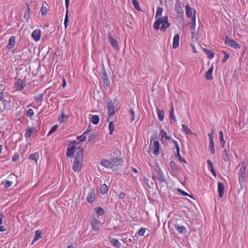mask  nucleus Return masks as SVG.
Returning a JSON list of instances; mask_svg holds the SVG:
<instances>
[{
	"label": "nucleus",
	"instance_id": "20e7f679",
	"mask_svg": "<svg viewBox=\"0 0 248 248\" xmlns=\"http://www.w3.org/2000/svg\"><path fill=\"white\" fill-rule=\"evenodd\" d=\"M110 160L111 161H109L106 159H102L101 161L100 164L105 168L112 169L114 166L113 163H118L119 161H120L121 159V158L117 157H111Z\"/></svg>",
	"mask_w": 248,
	"mask_h": 248
},
{
	"label": "nucleus",
	"instance_id": "473e14b6",
	"mask_svg": "<svg viewBox=\"0 0 248 248\" xmlns=\"http://www.w3.org/2000/svg\"><path fill=\"white\" fill-rule=\"evenodd\" d=\"M163 11V9L162 7H158L157 8L156 14H155V19L159 17H161V16L162 15Z\"/></svg>",
	"mask_w": 248,
	"mask_h": 248
},
{
	"label": "nucleus",
	"instance_id": "6ab92c4d",
	"mask_svg": "<svg viewBox=\"0 0 248 248\" xmlns=\"http://www.w3.org/2000/svg\"><path fill=\"white\" fill-rule=\"evenodd\" d=\"M95 200V194L94 191H92L87 196V200L89 202L92 203Z\"/></svg>",
	"mask_w": 248,
	"mask_h": 248
},
{
	"label": "nucleus",
	"instance_id": "052dcab7",
	"mask_svg": "<svg viewBox=\"0 0 248 248\" xmlns=\"http://www.w3.org/2000/svg\"><path fill=\"white\" fill-rule=\"evenodd\" d=\"M178 191L180 192L181 193H182L183 194V195H184V196H188L190 197H192V196L189 195L188 193H187L186 192L182 190L181 189H178Z\"/></svg>",
	"mask_w": 248,
	"mask_h": 248
},
{
	"label": "nucleus",
	"instance_id": "de8ad7c7",
	"mask_svg": "<svg viewBox=\"0 0 248 248\" xmlns=\"http://www.w3.org/2000/svg\"><path fill=\"white\" fill-rule=\"evenodd\" d=\"M146 229L144 228H141L137 232L138 234L140 236H143L145 234V231Z\"/></svg>",
	"mask_w": 248,
	"mask_h": 248
},
{
	"label": "nucleus",
	"instance_id": "39448f33",
	"mask_svg": "<svg viewBox=\"0 0 248 248\" xmlns=\"http://www.w3.org/2000/svg\"><path fill=\"white\" fill-rule=\"evenodd\" d=\"M91 226L94 232H98L100 230V222L96 219L94 216L92 217L91 220L90 222Z\"/></svg>",
	"mask_w": 248,
	"mask_h": 248
},
{
	"label": "nucleus",
	"instance_id": "7ed1b4c3",
	"mask_svg": "<svg viewBox=\"0 0 248 248\" xmlns=\"http://www.w3.org/2000/svg\"><path fill=\"white\" fill-rule=\"evenodd\" d=\"M150 144L149 146V150L150 152L155 155H157L159 154L160 145L159 142L157 140H156L155 137H152L150 140Z\"/></svg>",
	"mask_w": 248,
	"mask_h": 248
},
{
	"label": "nucleus",
	"instance_id": "58836bf2",
	"mask_svg": "<svg viewBox=\"0 0 248 248\" xmlns=\"http://www.w3.org/2000/svg\"><path fill=\"white\" fill-rule=\"evenodd\" d=\"M132 3L136 9L139 11L141 10L140 3L138 0H132Z\"/></svg>",
	"mask_w": 248,
	"mask_h": 248
},
{
	"label": "nucleus",
	"instance_id": "0eeeda50",
	"mask_svg": "<svg viewBox=\"0 0 248 248\" xmlns=\"http://www.w3.org/2000/svg\"><path fill=\"white\" fill-rule=\"evenodd\" d=\"M107 108H108V121H109L111 120L112 117L114 115L115 113V108L114 105L112 102H110L107 104Z\"/></svg>",
	"mask_w": 248,
	"mask_h": 248
},
{
	"label": "nucleus",
	"instance_id": "4c0bfd02",
	"mask_svg": "<svg viewBox=\"0 0 248 248\" xmlns=\"http://www.w3.org/2000/svg\"><path fill=\"white\" fill-rule=\"evenodd\" d=\"M109 122V125L108 127L109 129V134L110 135H112L113 134V132L114 130V124H113V122L110 121V120Z\"/></svg>",
	"mask_w": 248,
	"mask_h": 248
},
{
	"label": "nucleus",
	"instance_id": "2eb2a0df",
	"mask_svg": "<svg viewBox=\"0 0 248 248\" xmlns=\"http://www.w3.org/2000/svg\"><path fill=\"white\" fill-rule=\"evenodd\" d=\"M180 36L178 34H175L173 38L172 47L176 49L179 47V46Z\"/></svg>",
	"mask_w": 248,
	"mask_h": 248
},
{
	"label": "nucleus",
	"instance_id": "4be33fe9",
	"mask_svg": "<svg viewBox=\"0 0 248 248\" xmlns=\"http://www.w3.org/2000/svg\"><path fill=\"white\" fill-rule=\"evenodd\" d=\"M156 111L157 112L158 119L160 121H162L164 118V111L163 110H160L157 107H156Z\"/></svg>",
	"mask_w": 248,
	"mask_h": 248
},
{
	"label": "nucleus",
	"instance_id": "3c124183",
	"mask_svg": "<svg viewBox=\"0 0 248 248\" xmlns=\"http://www.w3.org/2000/svg\"><path fill=\"white\" fill-rule=\"evenodd\" d=\"M0 100L4 103L7 102L6 100L5 99L4 93L3 92H0Z\"/></svg>",
	"mask_w": 248,
	"mask_h": 248
},
{
	"label": "nucleus",
	"instance_id": "7c9ffc66",
	"mask_svg": "<svg viewBox=\"0 0 248 248\" xmlns=\"http://www.w3.org/2000/svg\"><path fill=\"white\" fill-rule=\"evenodd\" d=\"M219 139H220V142H221V145L222 148H224V146H225V143H226V141H225V140L224 139L223 133V132L222 131H220L219 132Z\"/></svg>",
	"mask_w": 248,
	"mask_h": 248
},
{
	"label": "nucleus",
	"instance_id": "a878e982",
	"mask_svg": "<svg viewBox=\"0 0 248 248\" xmlns=\"http://www.w3.org/2000/svg\"><path fill=\"white\" fill-rule=\"evenodd\" d=\"M209 149L212 155H214L215 153V149L214 148V140H209Z\"/></svg>",
	"mask_w": 248,
	"mask_h": 248
},
{
	"label": "nucleus",
	"instance_id": "6e6d98bb",
	"mask_svg": "<svg viewBox=\"0 0 248 248\" xmlns=\"http://www.w3.org/2000/svg\"><path fill=\"white\" fill-rule=\"evenodd\" d=\"M58 125H54L51 128V129L50 130V131H49L48 133V135H50L51 134H52V133H53L54 132H55L57 129L58 128Z\"/></svg>",
	"mask_w": 248,
	"mask_h": 248
},
{
	"label": "nucleus",
	"instance_id": "bb28decb",
	"mask_svg": "<svg viewBox=\"0 0 248 248\" xmlns=\"http://www.w3.org/2000/svg\"><path fill=\"white\" fill-rule=\"evenodd\" d=\"M186 15L188 17H191L192 16L193 11L192 8L189 6L188 5H186Z\"/></svg>",
	"mask_w": 248,
	"mask_h": 248
},
{
	"label": "nucleus",
	"instance_id": "c85d7f7f",
	"mask_svg": "<svg viewBox=\"0 0 248 248\" xmlns=\"http://www.w3.org/2000/svg\"><path fill=\"white\" fill-rule=\"evenodd\" d=\"M69 118L68 116H66L64 114L63 110L62 112L61 118H59V121L60 123H64L65 121Z\"/></svg>",
	"mask_w": 248,
	"mask_h": 248
},
{
	"label": "nucleus",
	"instance_id": "c756f323",
	"mask_svg": "<svg viewBox=\"0 0 248 248\" xmlns=\"http://www.w3.org/2000/svg\"><path fill=\"white\" fill-rule=\"evenodd\" d=\"M91 122L93 124H97L99 122V117L97 115H93L91 118Z\"/></svg>",
	"mask_w": 248,
	"mask_h": 248
},
{
	"label": "nucleus",
	"instance_id": "b1692460",
	"mask_svg": "<svg viewBox=\"0 0 248 248\" xmlns=\"http://www.w3.org/2000/svg\"><path fill=\"white\" fill-rule=\"evenodd\" d=\"M26 5L27 6L28 10L25 13L24 18L28 22L30 18V8L29 4L26 3Z\"/></svg>",
	"mask_w": 248,
	"mask_h": 248
},
{
	"label": "nucleus",
	"instance_id": "a211bd4d",
	"mask_svg": "<svg viewBox=\"0 0 248 248\" xmlns=\"http://www.w3.org/2000/svg\"><path fill=\"white\" fill-rule=\"evenodd\" d=\"M214 70V66L212 65L205 74V78L209 80L213 79L212 74Z\"/></svg>",
	"mask_w": 248,
	"mask_h": 248
},
{
	"label": "nucleus",
	"instance_id": "4d7b16f0",
	"mask_svg": "<svg viewBox=\"0 0 248 248\" xmlns=\"http://www.w3.org/2000/svg\"><path fill=\"white\" fill-rule=\"evenodd\" d=\"M175 10L177 13H179L180 14H183V10L180 5H176Z\"/></svg>",
	"mask_w": 248,
	"mask_h": 248
},
{
	"label": "nucleus",
	"instance_id": "774afa93",
	"mask_svg": "<svg viewBox=\"0 0 248 248\" xmlns=\"http://www.w3.org/2000/svg\"><path fill=\"white\" fill-rule=\"evenodd\" d=\"M114 154H116V155L118 156H120V154H121V152L120 150H116L114 151V153H113Z\"/></svg>",
	"mask_w": 248,
	"mask_h": 248
},
{
	"label": "nucleus",
	"instance_id": "a18cd8bd",
	"mask_svg": "<svg viewBox=\"0 0 248 248\" xmlns=\"http://www.w3.org/2000/svg\"><path fill=\"white\" fill-rule=\"evenodd\" d=\"M40 12L43 16L46 15L47 13V9L46 7L43 5L41 8Z\"/></svg>",
	"mask_w": 248,
	"mask_h": 248
},
{
	"label": "nucleus",
	"instance_id": "ddd939ff",
	"mask_svg": "<svg viewBox=\"0 0 248 248\" xmlns=\"http://www.w3.org/2000/svg\"><path fill=\"white\" fill-rule=\"evenodd\" d=\"M196 27V14L195 12L194 13V15L192 17V20L190 24V31L191 34H192V37H193L194 31Z\"/></svg>",
	"mask_w": 248,
	"mask_h": 248
},
{
	"label": "nucleus",
	"instance_id": "f03ea898",
	"mask_svg": "<svg viewBox=\"0 0 248 248\" xmlns=\"http://www.w3.org/2000/svg\"><path fill=\"white\" fill-rule=\"evenodd\" d=\"M78 151L76 154L73 165V169L75 172H79L82 166L83 159V149L80 146L78 148Z\"/></svg>",
	"mask_w": 248,
	"mask_h": 248
},
{
	"label": "nucleus",
	"instance_id": "393cba45",
	"mask_svg": "<svg viewBox=\"0 0 248 248\" xmlns=\"http://www.w3.org/2000/svg\"><path fill=\"white\" fill-rule=\"evenodd\" d=\"M111 243L116 248H120L121 246V243L119 240L115 238H111L110 239Z\"/></svg>",
	"mask_w": 248,
	"mask_h": 248
},
{
	"label": "nucleus",
	"instance_id": "f257e3e1",
	"mask_svg": "<svg viewBox=\"0 0 248 248\" xmlns=\"http://www.w3.org/2000/svg\"><path fill=\"white\" fill-rule=\"evenodd\" d=\"M153 27L155 30L158 31L160 29L162 31H165L166 29L170 27V23L169 22L168 16H165L156 18Z\"/></svg>",
	"mask_w": 248,
	"mask_h": 248
},
{
	"label": "nucleus",
	"instance_id": "9b49d317",
	"mask_svg": "<svg viewBox=\"0 0 248 248\" xmlns=\"http://www.w3.org/2000/svg\"><path fill=\"white\" fill-rule=\"evenodd\" d=\"M41 36V31L36 29L32 32V38L36 42L40 40Z\"/></svg>",
	"mask_w": 248,
	"mask_h": 248
},
{
	"label": "nucleus",
	"instance_id": "6e6552de",
	"mask_svg": "<svg viewBox=\"0 0 248 248\" xmlns=\"http://www.w3.org/2000/svg\"><path fill=\"white\" fill-rule=\"evenodd\" d=\"M225 44L234 49H239L240 48V46L239 44H237L233 40L230 39L229 37H225Z\"/></svg>",
	"mask_w": 248,
	"mask_h": 248
},
{
	"label": "nucleus",
	"instance_id": "9d476101",
	"mask_svg": "<svg viewBox=\"0 0 248 248\" xmlns=\"http://www.w3.org/2000/svg\"><path fill=\"white\" fill-rule=\"evenodd\" d=\"M153 179H157L161 183L164 182L165 181V176L163 172L160 170H157L156 175L153 176Z\"/></svg>",
	"mask_w": 248,
	"mask_h": 248
},
{
	"label": "nucleus",
	"instance_id": "e2e57ef3",
	"mask_svg": "<svg viewBox=\"0 0 248 248\" xmlns=\"http://www.w3.org/2000/svg\"><path fill=\"white\" fill-rule=\"evenodd\" d=\"M125 196V193H124V192H121L118 195V198L120 199H124Z\"/></svg>",
	"mask_w": 248,
	"mask_h": 248
},
{
	"label": "nucleus",
	"instance_id": "680f3d73",
	"mask_svg": "<svg viewBox=\"0 0 248 248\" xmlns=\"http://www.w3.org/2000/svg\"><path fill=\"white\" fill-rule=\"evenodd\" d=\"M96 138V135L94 134H91L89 137V141L94 140Z\"/></svg>",
	"mask_w": 248,
	"mask_h": 248
},
{
	"label": "nucleus",
	"instance_id": "37998d69",
	"mask_svg": "<svg viewBox=\"0 0 248 248\" xmlns=\"http://www.w3.org/2000/svg\"><path fill=\"white\" fill-rule=\"evenodd\" d=\"M39 158V154L38 152L35 153L33 155H32V160L35 161L36 164H37V161Z\"/></svg>",
	"mask_w": 248,
	"mask_h": 248
},
{
	"label": "nucleus",
	"instance_id": "2f4dec72",
	"mask_svg": "<svg viewBox=\"0 0 248 248\" xmlns=\"http://www.w3.org/2000/svg\"><path fill=\"white\" fill-rule=\"evenodd\" d=\"M204 51L207 54L209 59H212L214 58V54L211 50L205 48Z\"/></svg>",
	"mask_w": 248,
	"mask_h": 248
},
{
	"label": "nucleus",
	"instance_id": "a19ab883",
	"mask_svg": "<svg viewBox=\"0 0 248 248\" xmlns=\"http://www.w3.org/2000/svg\"><path fill=\"white\" fill-rule=\"evenodd\" d=\"M87 131H85L82 135L78 136L77 137V139L78 140H79L80 141H84L86 139V137L85 135L87 133Z\"/></svg>",
	"mask_w": 248,
	"mask_h": 248
},
{
	"label": "nucleus",
	"instance_id": "338daca9",
	"mask_svg": "<svg viewBox=\"0 0 248 248\" xmlns=\"http://www.w3.org/2000/svg\"><path fill=\"white\" fill-rule=\"evenodd\" d=\"M170 165L172 169H175L176 168L175 163L173 161H171L170 162Z\"/></svg>",
	"mask_w": 248,
	"mask_h": 248
},
{
	"label": "nucleus",
	"instance_id": "f8f14e48",
	"mask_svg": "<svg viewBox=\"0 0 248 248\" xmlns=\"http://www.w3.org/2000/svg\"><path fill=\"white\" fill-rule=\"evenodd\" d=\"M76 150L75 145H73L67 149L66 156L67 157H72L73 156Z\"/></svg>",
	"mask_w": 248,
	"mask_h": 248
},
{
	"label": "nucleus",
	"instance_id": "aec40b11",
	"mask_svg": "<svg viewBox=\"0 0 248 248\" xmlns=\"http://www.w3.org/2000/svg\"><path fill=\"white\" fill-rule=\"evenodd\" d=\"M43 235V233L42 231L40 230H37L35 232V235L34 238L32 241V245L35 243L36 241L38 240L39 239L41 238Z\"/></svg>",
	"mask_w": 248,
	"mask_h": 248
},
{
	"label": "nucleus",
	"instance_id": "72a5a7b5",
	"mask_svg": "<svg viewBox=\"0 0 248 248\" xmlns=\"http://www.w3.org/2000/svg\"><path fill=\"white\" fill-rule=\"evenodd\" d=\"M108 187L106 185L103 184L101 186V192L103 195L106 194L108 190Z\"/></svg>",
	"mask_w": 248,
	"mask_h": 248
},
{
	"label": "nucleus",
	"instance_id": "dca6fc26",
	"mask_svg": "<svg viewBox=\"0 0 248 248\" xmlns=\"http://www.w3.org/2000/svg\"><path fill=\"white\" fill-rule=\"evenodd\" d=\"M108 40L111 46L115 48H118L119 46L117 41L114 39L111 33L108 34Z\"/></svg>",
	"mask_w": 248,
	"mask_h": 248
},
{
	"label": "nucleus",
	"instance_id": "bf43d9fd",
	"mask_svg": "<svg viewBox=\"0 0 248 248\" xmlns=\"http://www.w3.org/2000/svg\"><path fill=\"white\" fill-rule=\"evenodd\" d=\"M213 134H214V131H213V130L212 129L211 132L208 134V136L209 138V140H214Z\"/></svg>",
	"mask_w": 248,
	"mask_h": 248
},
{
	"label": "nucleus",
	"instance_id": "f704fd0d",
	"mask_svg": "<svg viewBox=\"0 0 248 248\" xmlns=\"http://www.w3.org/2000/svg\"><path fill=\"white\" fill-rule=\"evenodd\" d=\"M171 109L170 112V120L171 122L172 120H173L174 122H176V118L174 115V108H173V104H171Z\"/></svg>",
	"mask_w": 248,
	"mask_h": 248
},
{
	"label": "nucleus",
	"instance_id": "0e129e2a",
	"mask_svg": "<svg viewBox=\"0 0 248 248\" xmlns=\"http://www.w3.org/2000/svg\"><path fill=\"white\" fill-rule=\"evenodd\" d=\"M4 215L0 212V225L3 224V219L4 218Z\"/></svg>",
	"mask_w": 248,
	"mask_h": 248
},
{
	"label": "nucleus",
	"instance_id": "e433bc0d",
	"mask_svg": "<svg viewBox=\"0 0 248 248\" xmlns=\"http://www.w3.org/2000/svg\"><path fill=\"white\" fill-rule=\"evenodd\" d=\"M222 158L225 161H228L229 160V156L226 149H225L223 152Z\"/></svg>",
	"mask_w": 248,
	"mask_h": 248
},
{
	"label": "nucleus",
	"instance_id": "5fc2aeb1",
	"mask_svg": "<svg viewBox=\"0 0 248 248\" xmlns=\"http://www.w3.org/2000/svg\"><path fill=\"white\" fill-rule=\"evenodd\" d=\"M19 158V155L18 153H16L14 155L12 158V161L13 162H16Z\"/></svg>",
	"mask_w": 248,
	"mask_h": 248
},
{
	"label": "nucleus",
	"instance_id": "c03bdc74",
	"mask_svg": "<svg viewBox=\"0 0 248 248\" xmlns=\"http://www.w3.org/2000/svg\"><path fill=\"white\" fill-rule=\"evenodd\" d=\"M222 53L224 54V58L223 59H222V62L223 63H224L229 58L230 55H229V54L226 53V52L224 50H222Z\"/></svg>",
	"mask_w": 248,
	"mask_h": 248
},
{
	"label": "nucleus",
	"instance_id": "f3484780",
	"mask_svg": "<svg viewBox=\"0 0 248 248\" xmlns=\"http://www.w3.org/2000/svg\"><path fill=\"white\" fill-rule=\"evenodd\" d=\"M16 45V38L15 36H11L9 40V43L7 45V48L8 49H11L15 46Z\"/></svg>",
	"mask_w": 248,
	"mask_h": 248
},
{
	"label": "nucleus",
	"instance_id": "c9c22d12",
	"mask_svg": "<svg viewBox=\"0 0 248 248\" xmlns=\"http://www.w3.org/2000/svg\"><path fill=\"white\" fill-rule=\"evenodd\" d=\"M175 228L180 233L185 232L186 231V229L184 226H179L177 224L175 225Z\"/></svg>",
	"mask_w": 248,
	"mask_h": 248
},
{
	"label": "nucleus",
	"instance_id": "5701e85b",
	"mask_svg": "<svg viewBox=\"0 0 248 248\" xmlns=\"http://www.w3.org/2000/svg\"><path fill=\"white\" fill-rule=\"evenodd\" d=\"M182 131L185 133L186 135H191L192 134V131L188 128V127L186 124H183L182 125Z\"/></svg>",
	"mask_w": 248,
	"mask_h": 248
},
{
	"label": "nucleus",
	"instance_id": "49530a36",
	"mask_svg": "<svg viewBox=\"0 0 248 248\" xmlns=\"http://www.w3.org/2000/svg\"><path fill=\"white\" fill-rule=\"evenodd\" d=\"M103 82H104V84L105 86H107V87L109 86V84H110L109 80L108 78V77L107 76H105V77L103 78Z\"/></svg>",
	"mask_w": 248,
	"mask_h": 248
},
{
	"label": "nucleus",
	"instance_id": "1a4fd4ad",
	"mask_svg": "<svg viewBox=\"0 0 248 248\" xmlns=\"http://www.w3.org/2000/svg\"><path fill=\"white\" fill-rule=\"evenodd\" d=\"M26 83L22 80L17 79L15 83L14 87L17 91H22L25 87Z\"/></svg>",
	"mask_w": 248,
	"mask_h": 248
},
{
	"label": "nucleus",
	"instance_id": "79ce46f5",
	"mask_svg": "<svg viewBox=\"0 0 248 248\" xmlns=\"http://www.w3.org/2000/svg\"><path fill=\"white\" fill-rule=\"evenodd\" d=\"M68 22H69L68 10L67 9L66 14H65V19H64V24L65 29H66L68 26Z\"/></svg>",
	"mask_w": 248,
	"mask_h": 248
},
{
	"label": "nucleus",
	"instance_id": "864d4df0",
	"mask_svg": "<svg viewBox=\"0 0 248 248\" xmlns=\"http://www.w3.org/2000/svg\"><path fill=\"white\" fill-rule=\"evenodd\" d=\"M173 142L175 145V147L177 149V156L179 157V156H180V155H181L180 154V148H179V145L176 141L174 140V141H173Z\"/></svg>",
	"mask_w": 248,
	"mask_h": 248
},
{
	"label": "nucleus",
	"instance_id": "69168bd1",
	"mask_svg": "<svg viewBox=\"0 0 248 248\" xmlns=\"http://www.w3.org/2000/svg\"><path fill=\"white\" fill-rule=\"evenodd\" d=\"M178 159H179V160L180 161V162H184L186 164L187 163L186 159L182 157L181 155H180V156H179Z\"/></svg>",
	"mask_w": 248,
	"mask_h": 248
},
{
	"label": "nucleus",
	"instance_id": "603ef678",
	"mask_svg": "<svg viewBox=\"0 0 248 248\" xmlns=\"http://www.w3.org/2000/svg\"><path fill=\"white\" fill-rule=\"evenodd\" d=\"M31 136V127L28 126L27 129V131L25 133V137L26 138H30Z\"/></svg>",
	"mask_w": 248,
	"mask_h": 248
},
{
	"label": "nucleus",
	"instance_id": "13d9d810",
	"mask_svg": "<svg viewBox=\"0 0 248 248\" xmlns=\"http://www.w3.org/2000/svg\"><path fill=\"white\" fill-rule=\"evenodd\" d=\"M129 111H130V113L131 116V121L132 122L135 119V112H134V111L133 109H130Z\"/></svg>",
	"mask_w": 248,
	"mask_h": 248
},
{
	"label": "nucleus",
	"instance_id": "cd10ccee",
	"mask_svg": "<svg viewBox=\"0 0 248 248\" xmlns=\"http://www.w3.org/2000/svg\"><path fill=\"white\" fill-rule=\"evenodd\" d=\"M95 211L98 216H102L105 214V210L101 207H97Z\"/></svg>",
	"mask_w": 248,
	"mask_h": 248
},
{
	"label": "nucleus",
	"instance_id": "412c9836",
	"mask_svg": "<svg viewBox=\"0 0 248 248\" xmlns=\"http://www.w3.org/2000/svg\"><path fill=\"white\" fill-rule=\"evenodd\" d=\"M207 163L208 164V169L211 171L212 174L215 176H217V174L216 173V171L214 170V166L213 163L211 162V160H208L207 161Z\"/></svg>",
	"mask_w": 248,
	"mask_h": 248
},
{
	"label": "nucleus",
	"instance_id": "ea45409f",
	"mask_svg": "<svg viewBox=\"0 0 248 248\" xmlns=\"http://www.w3.org/2000/svg\"><path fill=\"white\" fill-rule=\"evenodd\" d=\"M159 136H161L162 138H165L166 139H167V140L170 139V137L168 136L167 132L164 130H161V131L159 133Z\"/></svg>",
	"mask_w": 248,
	"mask_h": 248
},
{
	"label": "nucleus",
	"instance_id": "8fccbe9b",
	"mask_svg": "<svg viewBox=\"0 0 248 248\" xmlns=\"http://www.w3.org/2000/svg\"><path fill=\"white\" fill-rule=\"evenodd\" d=\"M43 98V94L41 93L38 94L34 97V99L38 102H41Z\"/></svg>",
	"mask_w": 248,
	"mask_h": 248
},
{
	"label": "nucleus",
	"instance_id": "423d86ee",
	"mask_svg": "<svg viewBox=\"0 0 248 248\" xmlns=\"http://www.w3.org/2000/svg\"><path fill=\"white\" fill-rule=\"evenodd\" d=\"M246 177V166L244 163H243L238 173V180L240 184H243L245 181Z\"/></svg>",
	"mask_w": 248,
	"mask_h": 248
},
{
	"label": "nucleus",
	"instance_id": "09e8293b",
	"mask_svg": "<svg viewBox=\"0 0 248 248\" xmlns=\"http://www.w3.org/2000/svg\"><path fill=\"white\" fill-rule=\"evenodd\" d=\"M3 184L4 187L8 188L11 186L13 185V182L9 180H6L4 182H3Z\"/></svg>",
	"mask_w": 248,
	"mask_h": 248
},
{
	"label": "nucleus",
	"instance_id": "4468645a",
	"mask_svg": "<svg viewBox=\"0 0 248 248\" xmlns=\"http://www.w3.org/2000/svg\"><path fill=\"white\" fill-rule=\"evenodd\" d=\"M217 190L219 196L222 198L224 195L225 187L223 183L219 182L217 185Z\"/></svg>",
	"mask_w": 248,
	"mask_h": 248
}]
</instances>
